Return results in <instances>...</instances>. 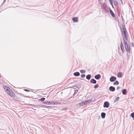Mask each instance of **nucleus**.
Masks as SVG:
<instances>
[{
	"label": "nucleus",
	"instance_id": "nucleus-1",
	"mask_svg": "<svg viewBox=\"0 0 134 134\" xmlns=\"http://www.w3.org/2000/svg\"><path fill=\"white\" fill-rule=\"evenodd\" d=\"M3 87L7 93L10 97H14V99L18 100L19 98L16 96H15V93L12 91L9 87L4 85L3 86Z\"/></svg>",
	"mask_w": 134,
	"mask_h": 134
},
{
	"label": "nucleus",
	"instance_id": "nucleus-2",
	"mask_svg": "<svg viewBox=\"0 0 134 134\" xmlns=\"http://www.w3.org/2000/svg\"><path fill=\"white\" fill-rule=\"evenodd\" d=\"M124 46L125 48V50L128 53L127 54L128 57L130 56V45L128 44L127 43L125 42V43H124Z\"/></svg>",
	"mask_w": 134,
	"mask_h": 134
},
{
	"label": "nucleus",
	"instance_id": "nucleus-3",
	"mask_svg": "<svg viewBox=\"0 0 134 134\" xmlns=\"http://www.w3.org/2000/svg\"><path fill=\"white\" fill-rule=\"evenodd\" d=\"M122 35L123 36L122 38L124 43H125V42L127 43V41L128 40V37L127 34H122Z\"/></svg>",
	"mask_w": 134,
	"mask_h": 134
},
{
	"label": "nucleus",
	"instance_id": "nucleus-4",
	"mask_svg": "<svg viewBox=\"0 0 134 134\" xmlns=\"http://www.w3.org/2000/svg\"><path fill=\"white\" fill-rule=\"evenodd\" d=\"M101 5L102 8L105 11V12H106L107 10V5L105 3H99Z\"/></svg>",
	"mask_w": 134,
	"mask_h": 134
},
{
	"label": "nucleus",
	"instance_id": "nucleus-5",
	"mask_svg": "<svg viewBox=\"0 0 134 134\" xmlns=\"http://www.w3.org/2000/svg\"><path fill=\"white\" fill-rule=\"evenodd\" d=\"M122 28L121 29L120 27V29L121 31H122V34H127V30L126 27L124 25H122Z\"/></svg>",
	"mask_w": 134,
	"mask_h": 134
},
{
	"label": "nucleus",
	"instance_id": "nucleus-6",
	"mask_svg": "<svg viewBox=\"0 0 134 134\" xmlns=\"http://www.w3.org/2000/svg\"><path fill=\"white\" fill-rule=\"evenodd\" d=\"M120 48L123 53L125 52L124 47L122 42V40L121 38H120Z\"/></svg>",
	"mask_w": 134,
	"mask_h": 134
},
{
	"label": "nucleus",
	"instance_id": "nucleus-7",
	"mask_svg": "<svg viewBox=\"0 0 134 134\" xmlns=\"http://www.w3.org/2000/svg\"><path fill=\"white\" fill-rule=\"evenodd\" d=\"M109 105L110 103L108 101H105L104 103L103 107L104 108H108Z\"/></svg>",
	"mask_w": 134,
	"mask_h": 134
},
{
	"label": "nucleus",
	"instance_id": "nucleus-8",
	"mask_svg": "<svg viewBox=\"0 0 134 134\" xmlns=\"http://www.w3.org/2000/svg\"><path fill=\"white\" fill-rule=\"evenodd\" d=\"M52 101L48 100H46L42 103L47 105H52Z\"/></svg>",
	"mask_w": 134,
	"mask_h": 134
},
{
	"label": "nucleus",
	"instance_id": "nucleus-9",
	"mask_svg": "<svg viewBox=\"0 0 134 134\" xmlns=\"http://www.w3.org/2000/svg\"><path fill=\"white\" fill-rule=\"evenodd\" d=\"M116 79V78L114 76H111L109 79L110 81L111 82H113L115 81Z\"/></svg>",
	"mask_w": 134,
	"mask_h": 134
},
{
	"label": "nucleus",
	"instance_id": "nucleus-10",
	"mask_svg": "<svg viewBox=\"0 0 134 134\" xmlns=\"http://www.w3.org/2000/svg\"><path fill=\"white\" fill-rule=\"evenodd\" d=\"M94 78L96 80H99L101 78V75L99 74L96 75L94 76Z\"/></svg>",
	"mask_w": 134,
	"mask_h": 134
},
{
	"label": "nucleus",
	"instance_id": "nucleus-11",
	"mask_svg": "<svg viewBox=\"0 0 134 134\" xmlns=\"http://www.w3.org/2000/svg\"><path fill=\"white\" fill-rule=\"evenodd\" d=\"M115 88L114 87L111 86L109 88V90L111 92H113L115 90Z\"/></svg>",
	"mask_w": 134,
	"mask_h": 134
},
{
	"label": "nucleus",
	"instance_id": "nucleus-12",
	"mask_svg": "<svg viewBox=\"0 0 134 134\" xmlns=\"http://www.w3.org/2000/svg\"><path fill=\"white\" fill-rule=\"evenodd\" d=\"M86 102H85V101H84L83 102H82L80 103H79V106H82L84 105H86Z\"/></svg>",
	"mask_w": 134,
	"mask_h": 134
},
{
	"label": "nucleus",
	"instance_id": "nucleus-13",
	"mask_svg": "<svg viewBox=\"0 0 134 134\" xmlns=\"http://www.w3.org/2000/svg\"><path fill=\"white\" fill-rule=\"evenodd\" d=\"M72 20L74 22L76 23L78 21V18L77 17H75L72 18Z\"/></svg>",
	"mask_w": 134,
	"mask_h": 134
},
{
	"label": "nucleus",
	"instance_id": "nucleus-14",
	"mask_svg": "<svg viewBox=\"0 0 134 134\" xmlns=\"http://www.w3.org/2000/svg\"><path fill=\"white\" fill-rule=\"evenodd\" d=\"M90 82L91 83L96 84L97 83V81L94 79H92L90 80Z\"/></svg>",
	"mask_w": 134,
	"mask_h": 134
},
{
	"label": "nucleus",
	"instance_id": "nucleus-15",
	"mask_svg": "<svg viewBox=\"0 0 134 134\" xmlns=\"http://www.w3.org/2000/svg\"><path fill=\"white\" fill-rule=\"evenodd\" d=\"M122 93L123 95H126L127 94V90L126 89H124L122 90Z\"/></svg>",
	"mask_w": 134,
	"mask_h": 134
},
{
	"label": "nucleus",
	"instance_id": "nucleus-16",
	"mask_svg": "<svg viewBox=\"0 0 134 134\" xmlns=\"http://www.w3.org/2000/svg\"><path fill=\"white\" fill-rule=\"evenodd\" d=\"M80 74L79 72H75L73 74V75L75 76H78L80 75Z\"/></svg>",
	"mask_w": 134,
	"mask_h": 134
},
{
	"label": "nucleus",
	"instance_id": "nucleus-17",
	"mask_svg": "<svg viewBox=\"0 0 134 134\" xmlns=\"http://www.w3.org/2000/svg\"><path fill=\"white\" fill-rule=\"evenodd\" d=\"M122 72H119L117 74L118 77L119 78L121 77L122 76Z\"/></svg>",
	"mask_w": 134,
	"mask_h": 134
},
{
	"label": "nucleus",
	"instance_id": "nucleus-18",
	"mask_svg": "<svg viewBox=\"0 0 134 134\" xmlns=\"http://www.w3.org/2000/svg\"><path fill=\"white\" fill-rule=\"evenodd\" d=\"M106 113L104 112H102L101 113V118L103 119H104L105 118Z\"/></svg>",
	"mask_w": 134,
	"mask_h": 134
},
{
	"label": "nucleus",
	"instance_id": "nucleus-19",
	"mask_svg": "<svg viewBox=\"0 0 134 134\" xmlns=\"http://www.w3.org/2000/svg\"><path fill=\"white\" fill-rule=\"evenodd\" d=\"M76 85L78 89H80L81 87L82 86V84L80 83H77Z\"/></svg>",
	"mask_w": 134,
	"mask_h": 134
},
{
	"label": "nucleus",
	"instance_id": "nucleus-20",
	"mask_svg": "<svg viewBox=\"0 0 134 134\" xmlns=\"http://www.w3.org/2000/svg\"><path fill=\"white\" fill-rule=\"evenodd\" d=\"M61 102H57L52 101V105H56V104H61Z\"/></svg>",
	"mask_w": 134,
	"mask_h": 134
},
{
	"label": "nucleus",
	"instance_id": "nucleus-21",
	"mask_svg": "<svg viewBox=\"0 0 134 134\" xmlns=\"http://www.w3.org/2000/svg\"><path fill=\"white\" fill-rule=\"evenodd\" d=\"M111 15L114 18L115 17V15L112 10L109 12Z\"/></svg>",
	"mask_w": 134,
	"mask_h": 134
},
{
	"label": "nucleus",
	"instance_id": "nucleus-22",
	"mask_svg": "<svg viewBox=\"0 0 134 134\" xmlns=\"http://www.w3.org/2000/svg\"><path fill=\"white\" fill-rule=\"evenodd\" d=\"M91 77V74H88L86 76V79L88 80H89Z\"/></svg>",
	"mask_w": 134,
	"mask_h": 134
},
{
	"label": "nucleus",
	"instance_id": "nucleus-23",
	"mask_svg": "<svg viewBox=\"0 0 134 134\" xmlns=\"http://www.w3.org/2000/svg\"><path fill=\"white\" fill-rule=\"evenodd\" d=\"M92 99H90L89 100H85V101L86 103V105H87L89 103H91L92 102Z\"/></svg>",
	"mask_w": 134,
	"mask_h": 134
},
{
	"label": "nucleus",
	"instance_id": "nucleus-24",
	"mask_svg": "<svg viewBox=\"0 0 134 134\" xmlns=\"http://www.w3.org/2000/svg\"><path fill=\"white\" fill-rule=\"evenodd\" d=\"M113 2L114 3V4L115 6H117L119 5L117 1V0H116V1H113Z\"/></svg>",
	"mask_w": 134,
	"mask_h": 134
},
{
	"label": "nucleus",
	"instance_id": "nucleus-25",
	"mask_svg": "<svg viewBox=\"0 0 134 134\" xmlns=\"http://www.w3.org/2000/svg\"><path fill=\"white\" fill-rule=\"evenodd\" d=\"M46 98L44 97H42L41 98L38 99V101H40L41 102H43L44 101V100H45Z\"/></svg>",
	"mask_w": 134,
	"mask_h": 134
},
{
	"label": "nucleus",
	"instance_id": "nucleus-26",
	"mask_svg": "<svg viewBox=\"0 0 134 134\" xmlns=\"http://www.w3.org/2000/svg\"><path fill=\"white\" fill-rule=\"evenodd\" d=\"M110 3L111 5L113 8H114V6L113 4V0H109Z\"/></svg>",
	"mask_w": 134,
	"mask_h": 134
},
{
	"label": "nucleus",
	"instance_id": "nucleus-27",
	"mask_svg": "<svg viewBox=\"0 0 134 134\" xmlns=\"http://www.w3.org/2000/svg\"><path fill=\"white\" fill-rule=\"evenodd\" d=\"M107 11H106V12H109L112 10L109 7L107 6Z\"/></svg>",
	"mask_w": 134,
	"mask_h": 134
},
{
	"label": "nucleus",
	"instance_id": "nucleus-28",
	"mask_svg": "<svg viewBox=\"0 0 134 134\" xmlns=\"http://www.w3.org/2000/svg\"><path fill=\"white\" fill-rule=\"evenodd\" d=\"M119 82H118V81L117 80H115V82H114L113 83V84L114 85H119Z\"/></svg>",
	"mask_w": 134,
	"mask_h": 134
},
{
	"label": "nucleus",
	"instance_id": "nucleus-29",
	"mask_svg": "<svg viewBox=\"0 0 134 134\" xmlns=\"http://www.w3.org/2000/svg\"><path fill=\"white\" fill-rule=\"evenodd\" d=\"M120 99V97H116L115 99L114 100V102L116 103Z\"/></svg>",
	"mask_w": 134,
	"mask_h": 134
},
{
	"label": "nucleus",
	"instance_id": "nucleus-30",
	"mask_svg": "<svg viewBox=\"0 0 134 134\" xmlns=\"http://www.w3.org/2000/svg\"><path fill=\"white\" fill-rule=\"evenodd\" d=\"M131 116L133 118V119H134V111L132 113L130 114Z\"/></svg>",
	"mask_w": 134,
	"mask_h": 134
},
{
	"label": "nucleus",
	"instance_id": "nucleus-31",
	"mask_svg": "<svg viewBox=\"0 0 134 134\" xmlns=\"http://www.w3.org/2000/svg\"><path fill=\"white\" fill-rule=\"evenodd\" d=\"M80 72L81 74H84L86 72V71L85 70H80Z\"/></svg>",
	"mask_w": 134,
	"mask_h": 134
},
{
	"label": "nucleus",
	"instance_id": "nucleus-32",
	"mask_svg": "<svg viewBox=\"0 0 134 134\" xmlns=\"http://www.w3.org/2000/svg\"><path fill=\"white\" fill-rule=\"evenodd\" d=\"M78 92V90H75V92L73 95L72 96H75L76 94Z\"/></svg>",
	"mask_w": 134,
	"mask_h": 134
},
{
	"label": "nucleus",
	"instance_id": "nucleus-33",
	"mask_svg": "<svg viewBox=\"0 0 134 134\" xmlns=\"http://www.w3.org/2000/svg\"><path fill=\"white\" fill-rule=\"evenodd\" d=\"M99 86V84H97L94 86V88L95 89H96L98 88Z\"/></svg>",
	"mask_w": 134,
	"mask_h": 134
},
{
	"label": "nucleus",
	"instance_id": "nucleus-34",
	"mask_svg": "<svg viewBox=\"0 0 134 134\" xmlns=\"http://www.w3.org/2000/svg\"><path fill=\"white\" fill-rule=\"evenodd\" d=\"M44 107V108H51V107H53L52 106H47L46 105H44V106H43Z\"/></svg>",
	"mask_w": 134,
	"mask_h": 134
},
{
	"label": "nucleus",
	"instance_id": "nucleus-35",
	"mask_svg": "<svg viewBox=\"0 0 134 134\" xmlns=\"http://www.w3.org/2000/svg\"><path fill=\"white\" fill-rule=\"evenodd\" d=\"M85 75L84 74H82L81 75V78H83L85 77Z\"/></svg>",
	"mask_w": 134,
	"mask_h": 134
},
{
	"label": "nucleus",
	"instance_id": "nucleus-36",
	"mask_svg": "<svg viewBox=\"0 0 134 134\" xmlns=\"http://www.w3.org/2000/svg\"><path fill=\"white\" fill-rule=\"evenodd\" d=\"M31 129H30V130H31L30 132L32 133V134H34V131L32 129V128H31Z\"/></svg>",
	"mask_w": 134,
	"mask_h": 134
},
{
	"label": "nucleus",
	"instance_id": "nucleus-37",
	"mask_svg": "<svg viewBox=\"0 0 134 134\" xmlns=\"http://www.w3.org/2000/svg\"><path fill=\"white\" fill-rule=\"evenodd\" d=\"M72 88H73L75 89L77 88V85L76 84L75 85L73 86Z\"/></svg>",
	"mask_w": 134,
	"mask_h": 134
},
{
	"label": "nucleus",
	"instance_id": "nucleus-38",
	"mask_svg": "<svg viewBox=\"0 0 134 134\" xmlns=\"http://www.w3.org/2000/svg\"><path fill=\"white\" fill-rule=\"evenodd\" d=\"M37 106H39V107H40V108H42V107L44 108V107H43V106H44V105H37Z\"/></svg>",
	"mask_w": 134,
	"mask_h": 134
},
{
	"label": "nucleus",
	"instance_id": "nucleus-39",
	"mask_svg": "<svg viewBox=\"0 0 134 134\" xmlns=\"http://www.w3.org/2000/svg\"><path fill=\"white\" fill-rule=\"evenodd\" d=\"M68 108H63V109H62V110H63V111H65V110H67L68 109Z\"/></svg>",
	"mask_w": 134,
	"mask_h": 134
},
{
	"label": "nucleus",
	"instance_id": "nucleus-40",
	"mask_svg": "<svg viewBox=\"0 0 134 134\" xmlns=\"http://www.w3.org/2000/svg\"><path fill=\"white\" fill-rule=\"evenodd\" d=\"M23 90L25 91L26 92H30V90H27V89H24Z\"/></svg>",
	"mask_w": 134,
	"mask_h": 134
},
{
	"label": "nucleus",
	"instance_id": "nucleus-41",
	"mask_svg": "<svg viewBox=\"0 0 134 134\" xmlns=\"http://www.w3.org/2000/svg\"><path fill=\"white\" fill-rule=\"evenodd\" d=\"M25 97H27V98H32L33 99H35V98H32V96L31 97H30V96H25Z\"/></svg>",
	"mask_w": 134,
	"mask_h": 134
},
{
	"label": "nucleus",
	"instance_id": "nucleus-42",
	"mask_svg": "<svg viewBox=\"0 0 134 134\" xmlns=\"http://www.w3.org/2000/svg\"><path fill=\"white\" fill-rule=\"evenodd\" d=\"M6 0H4L3 2L2 3V4L1 5V7L5 3V2L6 1Z\"/></svg>",
	"mask_w": 134,
	"mask_h": 134
},
{
	"label": "nucleus",
	"instance_id": "nucleus-43",
	"mask_svg": "<svg viewBox=\"0 0 134 134\" xmlns=\"http://www.w3.org/2000/svg\"><path fill=\"white\" fill-rule=\"evenodd\" d=\"M120 88V87L119 86H118L117 87L116 90H118Z\"/></svg>",
	"mask_w": 134,
	"mask_h": 134
},
{
	"label": "nucleus",
	"instance_id": "nucleus-44",
	"mask_svg": "<svg viewBox=\"0 0 134 134\" xmlns=\"http://www.w3.org/2000/svg\"><path fill=\"white\" fill-rule=\"evenodd\" d=\"M131 44L132 45V47H133L134 46V44H133V43L132 42L131 43Z\"/></svg>",
	"mask_w": 134,
	"mask_h": 134
},
{
	"label": "nucleus",
	"instance_id": "nucleus-45",
	"mask_svg": "<svg viewBox=\"0 0 134 134\" xmlns=\"http://www.w3.org/2000/svg\"><path fill=\"white\" fill-rule=\"evenodd\" d=\"M120 0V1L121 4L122 5H123V3L122 0Z\"/></svg>",
	"mask_w": 134,
	"mask_h": 134
},
{
	"label": "nucleus",
	"instance_id": "nucleus-46",
	"mask_svg": "<svg viewBox=\"0 0 134 134\" xmlns=\"http://www.w3.org/2000/svg\"><path fill=\"white\" fill-rule=\"evenodd\" d=\"M28 105H30V106H34V105H34V104H29Z\"/></svg>",
	"mask_w": 134,
	"mask_h": 134
},
{
	"label": "nucleus",
	"instance_id": "nucleus-47",
	"mask_svg": "<svg viewBox=\"0 0 134 134\" xmlns=\"http://www.w3.org/2000/svg\"><path fill=\"white\" fill-rule=\"evenodd\" d=\"M32 108L34 110H36V109H34L33 108Z\"/></svg>",
	"mask_w": 134,
	"mask_h": 134
},
{
	"label": "nucleus",
	"instance_id": "nucleus-48",
	"mask_svg": "<svg viewBox=\"0 0 134 134\" xmlns=\"http://www.w3.org/2000/svg\"><path fill=\"white\" fill-rule=\"evenodd\" d=\"M98 117H99V118H100V116L99 115L98 116Z\"/></svg>",
	"mask_w": 134,
	"mask_h": 134
},
{
	"label": "nucleus",
	"instance_id": "nucleus-49",
	"mask_svg": "<svg viewBox=\"0 0 134 134\" xmlns=\"http://www.w3.org/2000/svg\"><path fill=\"white\" fill-rule=\"evenodd\" d=\"M118 47L119 48V45L118 46Z\"/></svg>",
	"mask_w": 134,
	"mask_h": 134
},
{
	"label": "nucleus",
	"instance_id": "nucleus-50",
	"mask_svg": "<svg viewBox=\"0 0 134 134\" xmlns=\"http://www.w3.org/2000/svg\"><path fill=\"white\" fill-rule=\"evenodd\" d=\"M34 129V130H35V129Z\"/></svg>",
	"mask_w": 134,
	"mask_h": 134
},
{
	"label": "nucleus",
	"instance_id": "nucleus-51",
	"mask_svg": "<svg viewBox=\"0 0 134 134\" xmlns=\"http://www.w3.org/2000/svg\"><path fill=\"white\" fill-rule=\"evenodd\" d=\"M116 1V0H114V1Z\"/></svg>",
	"mask_w": 134,
	"mask_h": 134
}]
</instances>
